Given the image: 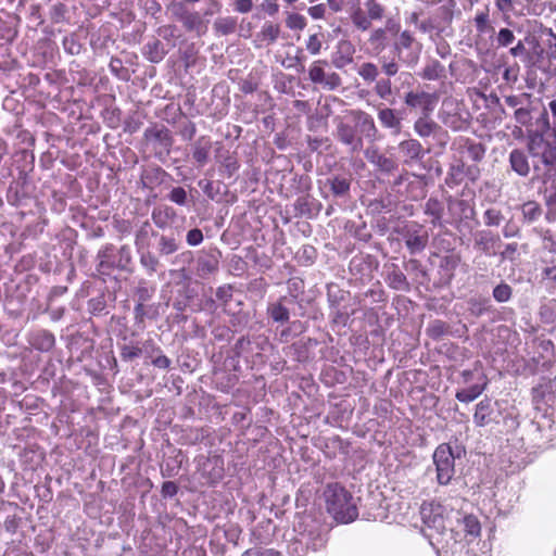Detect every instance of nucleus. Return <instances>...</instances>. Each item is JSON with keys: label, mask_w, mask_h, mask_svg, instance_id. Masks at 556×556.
Segmentation results:
<instances>
[{"label": "nucleus", "mask_w": 556, "mask_h": 556, "mask_svg": "<svg viewBox=\"0 0 556 556\" xmlns=\"http://www.w3.org/2000/svg\"><path fill=\"white\" fill-rule=\"evenodd\" d=\"M336 138L350 148L353 153L363 150L364 140L372 143L378 139V129L374 117L362 110H351L349 119L339 122Z\"/></svg>", "instance_id": "nucleus-5"}, {"label": "nucleus", "mask_w": 556, "mask_h": 556, "mask_svg": "<svg viewBox=\"0 0 556 556\" xmlns=\"http://www.w3.org/2000/svg\"><path fill=\"white\" fill-rule=\"evenodd\" d=\"M328 61L326 60H317L314 61L308 68V79L316 85H321L326 78V67L328 66Z\"/></svg>", "instance_id": "nucleus-44"}, {"label": "nucleus", "mask_w": 556, "mask_h": 556, "mask_svg": "<svg viewBox=\"0 0 556 556\" xmlns=\"http://www.w3.org/2000/svg\"><path fill=\"white\" fill-rule=\"evenodd\" d=\"M497 406V402L484 397L477 405L473 414V422L477 427H484L492 424V412Z\"/></svg>", "instance_id": "nucleus-28"}, {"label": "nucleus", "mask_w": 556, "mask_h": 556, "mask_svg": "<svg viewBox=\"0 0 556 556\" xmlns=\"http://www.w3.org/2000/svg\"><path fill=\"white\" fill-rule=\"evenodd\" d=\"M295 258L301 266H311L317 258V250L311 244H304L296 252Z\"/></svg>", "instance_id": "nucleus-49"}, {"label": "nucleus", "mask_w": 556, "mask_h": 556, "mask_svg": "<svg viewBox=\"0 0 556 556\" xmlns=\"http://www.w3.org/2000/svg\"><path fill=\"white\" fill-rule=\"evenodd\" d=\"M501 244L500 236L491 230H480L476 233L473 247L485 256L497 255V248Z\"/></svg>", "instance_id": "nucleus-21"}, {"label": "nucleus", "mask_w": 556, "mask_h": 556, "mask_svg": "<svg viewBox=\"0 0 556 556\" xmlns=\"http://www.w3.org/2000/svg\"><path fill=\"white\" fill-rule=\"evenodd\" d=\"M307 21L305 16L299 13H288L286 25L291 30H302L306 27Z\"/></svg>", "instance_id": "nucleus-61"}, {"label": "nucleus", "mask_w": 556, "mask_h": 556, "mask_svg": "<svg viewBox=\"0 0 556 556\" xmlns=\"http://www.w3.org/2000/svg\"><path fill=\"white\" fill-rule=\"evenodd\" d=\"M350 298V292L341 289L336 283L327 285V302L329 309L345 307L344 304Z\"/></svg>", "instance_id": "nucleus-32"}, {"label": "nucleus", "mask_w": 556, "mask_h": 556, "mask_svg": "<svg viewBox=\"0 0 556 556\" xmlns=\"http://www.w3.org/2000/svg\"><path fill=\"white\" fill-rule=\"evenodd\" d=\"M521 212L525 220L532 224L542 215V207L536 201H527L522 204Z\"/></svg>", "instance_id": "nucleus-51"}, {"label": "nucleus", "mask_w": 556, "mask_h": 556, "mask_svg": "<svg viewBox=\"0 0 556 556\" xmlns=\"http://www.w3.org/2000/svg\"><path fill=\"white\" fill-rule=\"evenodd\" d=\"M358 75L365 80V81H375L379 75V71L376 64L371 62H365L362 64V66L358 70Z\"/></svg>", "instance_id": "nucleus-60"}, {"label": "nucleus", "mask_w": 556, "mask_h": 556, "mask_svg": "<svg viewBox=\"0 0 556 556\" xmlns=\"http://www.w3.org/2000/svg\"><path fill=\"white\" fill-rule=\"evenodd\" d=\"M323 208L319 200L314 198L311 192L298 195L292 204L294 218L315 219Z\"/></svg>", "instance_id": "nucleus-18"}, {"label": "nucleus", "mask_w": 556, "mask_h": 556, "mask_svg": "<svg viewBox=\"0 0 556 556\" xmlns=\"http://www.w3.org/2000/svg\"><path fill=\"white\" fill-rule=\"evenodd\" d=\"M327 513L337 523L348 525L358 518L353 494L340 483H330L324 491Z\"/></svg>", "instance_id": "nucleus-7"}, {"label": "nucleus", "mask_w": 556, "mask_h": 556, "mask_svg": "<svg viewBox=\"0 0 556 556\" xmlns=\"http://www.w3.org/2000/svg\"><path fill=\"white\" fill-rule=\"evenodd\" d=\"M463 152L475 163H479L484 159L486 146L471 138H465L463 143Z\"/></svg>", "instance_id": "nucleus-35"}, {"label": "nucleus", "mask_w": 556, "mask_h": 556, "mask_svg": "<svg viewBox=\"0 0 556 556\" xmlns=\"http://www.w3.org/2000/svg\"><path fill=\"white\" fill-rule=\"evenodd\" d=\"M509 166L520 177H527L531 167L527 153L521 149H513L508 155Z\"/></svg>", "instance_id": "nucleus-27"}, {"label": "nucleus", "mask_w": 556, "mask_h": 556, "mask_svg": "<svg viewBox=\"0 0 556 556\" xmlns=\"http://www.w3.org/2000/svg\"><path fill=\"white\" fill-rule=\"evenodd\" d=\"M211 334H213L214 337V341L211 339V345H215L216 343H218L219 348L222 344L228 345V343L233 337V331L228 326H215L214 320L211 317Z\"/></svg>", "instance_id": "nucleus-39"}, {"label": "nucleus", "mask_w": 556, "mask_h": 556, "mask_svg": "<svg viewBox=\"0 0 556 556\" xmlns=\"http://www.w3.org/2000/svg\"><path fill=\"white\" fill-rule=\"evenodd\" d=\"M383 279L391 290L397 292L409 293L414 287L403 267L396 263H390L384 266Z\"/></svg>", "instance_id": "nucleus-17"}, {"label": "nucleus", "mask_w": 556, "mask_h": 556, "mask_svg": "<svg viewBox=\"0 0 556 556\" xmlns=\"http://www.w3.org/2000/svg\"><path fill=\"white\" fill-rule=\"evenodd\" d=\"M395 208V201L391 193L382 194L378 198L369 200L367 210L372 216L383 213H391Z\"/></svg>", "instance_id": "nucleus-30"}, {"label": "nucleus", "mask_w": 556, "mask_h": 556, "mask_svg": "<svg viewBox=\"0 0 556 556\" xmlns=\"http://www.w3.org/2000/svg\"><path fill=\"white\" fill-rule=\"evenodd\" d=\"M405 181H407L406 184V191L407 192H414V191H417L416 194H412V199L414 200H417L419 197H422L425 194V188L421 184L420 180H409L408 179V174H401L399 175L397 177L394 178V180L392 181V190L393 191H400L399 187H401Z\"/></svg>", "instance_id": "nucleus-33"}, {"label": "nucleus", "mask_w": 556, "mask_h": 556, "mask_svg": "<svg viewBox=\"0 0 556 556\" xmlns=\"http://www.w3.org/2000/svg\"><path fill=\"white\" fill-rule=\"evenodd\" d=\"M215 136L217 137L214 140L215 164L223 177L231 178L239 169L238 161L233 155V139L239 136V129L227 123L225 127L218 126Z\"/></svg>", "instance_id": "nucleus-8"}, {"label": "nucleus", "mask_w": 556, "mask_h": 556, "mask_svg": "<svg viewBox=\"0 0 556 556\" xmlns=\"http://www.w3.org/2000/svg\"><path fill=\"white\" fill-rule=\"evenodd\" d=\"M444 75V65L435 59L431 60L420 73V76L427 80H438L442 78Z\"/></svg>", "instance_id": "nucleus-43"}, {"label": "nucleus", "mask_w": 556, "mask_h": 556, "mask_svg": "<svg viewBox=\"0 0 556 556\" xmlns=\"http://www.w3.org/2000/svg\"><path fill=\"white\" fill-rule=\"evenodd\" d=\"M463 447L458 444L444 442L439 444L432 454V464L435 471V481L439 485L452 483L456 469L455 462L460 458Z\"/></svg>", "instance_id": "nucleus-9"}, {"label": "nucleus", "mask_w": 556, "mask_h": 556, "mask_svg": "<svg viewBox=\"0 0 556 556\" xmlns=\"http://www.w3.org/2000/svg\"><path fill=\"white\" fill-rule=\"evenodd\" d=\"M288 302L291 308V316L304 318L308 316V306L314 303V298L303 295L290 299Z\"/></svg>", "instance_id": "nucleus-37"}, {"label": "nucleus", "mask_w": 556, "mask_h": 556, "mask_svg": "<svg viewBox=\"0 0 556 556\" xmlns=\"http://www.w3.org/2000/svg\"><path fill=\"white\" fill-rule=\"evenodd\" d=\"M266 315L268 321L278 326H286L290 323L291 308L287 299L279 296L267 303Z\"/></svg>", "instance_id": "nucleus-19"}, {"label": "nucleus", "mask_w": 556, "mask_h": 556, "mask_svg": "<svg viewBox=\"0 0 556 556\" xmlns=\"http://www.w3.org/2000/svg\"><path fill=\"white\" fill-rule=\"evenodd\" d=\"M426 334L433 341H441L450 333V326L442 319H433L426 327Z\"/></svg>", "instance_id": "nucleus-38"}, {"label": "nucleus", "mask_w": 556, "mask_h": 556, "mask_svg": "<svg viewBox=\"0 0 556 556\" xmlns=\"http://www.w3.org/2000/svg\"><path fill=\"white\" fill-rule=\"evenodd\" d=\"M429 230L417 220H403L391 229L389 242L403 245L402 255L421 256L429 244Z\"/></svg>", "instance_id": "nucleus-6"}, {"label": "nucleus", "mask_w": 556, "mask_h": 556, "mask_svg": "<svg viewBox=\"0 0 556 556\" xmlns=\"http://www.w3.org/2000/svg\"><path fill=\"white\" fill-rule=\"evenodd\" d=\"M184 24L188 29L195 30L198 34L206 31V26L197 12H187L184 15Z\"/></svg>", "instance_id": "nucleus-55"}, {"label": "nucleus", "mask_w": 556, "mask_h": 556, "mask_svg": "<svg viewBox=\"0 0 556 556\" xmlns=\"http://www.w3.org/2000/svg\"><path fill=\"white\" fill-rule=\"evenodd\" d=\"M528 152L532 157V182H540L545 205H556V142L530 141Z\"/></svg>", "instance_id": "nucleus-3"}, {"label": "nucleus", "mask_w": 556, "mask_h": 556, "mask_svg": "<svg viewBox=\"0 0 556 556\" xmlns=\"http://www.w3.org/2000/svg\"><path fill=\"white\" fill-rule=\"evenodd\" d=\"M456 7L455 0H448L446 4L439 7L435 10L434 21L439 25L440 30L444 27L450 26L454 18V9Z\"/></svg>", "instance_id": "nucleus-36"}, {"label": "nucleus", "mask_w": 556, "mask_h": 556, "mask_svg": "<svg viewBox=\"0 0 556 556\" xmlns=\"http://www.w3.org/2000/svg\"><path fill=\"white\" fill-rule=\"evenodd\" d=\"M312 189V179L305 174H294L289 181L288 191L290 195H301L309 192Z\"/></svg>", "instance_id": "nucleus-34"}, {"label": "nucleus", "mask_w": 556, "mask_h": 556, "mask_svg": "<svg viewBox=\"0 0 556 556\" xmlns=\"http://www.w3.org/2000/svg\"><path fill=\"white\" fill-rule=\"evenodd\" d=\"M457 206L459 210L460 222L473 220L476 225H479V220L476 218L477 213L472 205H470L466 200H458Z\"/></svg>", "instance_id": "nucleus-57"}, {"label": "nucleus", "mask_w": 556, "mask_h": 556, "mask_svg": "<svg viewBox=\"0 0 556 556\" xmlns=\"http://www.w3.org/2000/svg\"><path fill=\"white\" fill-rule=\"evenodd\" d=\"M55 344L54 336L49 331H40L36 334L33 345L42 352L50 351Z\"/></svg>", "instance_id": "nucleus-52"}, {"label": "nucleus", "mask_w": 556, "mask_h": 556, "mask_svg": "<svg viewBox=\"0 0 556 556\" xmlns=\"http://www.w3.org/2000/svg\"><path fill=\"white\" fill-rule=\"evenodd\" d=\"M318 345L314 338H302L288 346L287 355L298 363H307L312 358V349Z\"/></svg>", "instance_id": "nucleus-23"}, {"label": "nucleus", "mask_w": 556, "mask_h": 556, "mask_svg": "<svg viewBox=\"0 0 556 556\" xmlns=\"http://www.w3.org/2000/svg\"><path fill=\"white\" fill-rule=\"evenodd\" d=\"M368 161L380 172L386 174H390L397 168V164L394 160L378 152H375L370 157H368Z\"/></svg>", "instance_id": "nucleus-42"}, {"label": "nucleus", "mask_w": 556, "mask_h": 556, "mask_svg": "<svg viewBox=\"0 0 556 556\" xmlns=\"http://www.w3.org/2000/svg\"><path fill=\"white\" fill-rule=\"evenodd\" d=\"M163 45L160 40H152L144 45V56L147 60H149L152 63H159L161 62L164 56L165 52L163 50Z\"/></svg>", "instance_id": "nucleus-46"}, {"label": "nucleus", "mask_w": 556, "mask_h": 556, "mask_svg": "<svg viewBox=\"0 0 556 556\" xmlns=\"http://www.w3.org/2000/svg\"><path fill=\"white\" fill-rule=\"evenodd\" d=\"M513 287L505 280H501L492 289V298L496 303H507L513 298Z\"/></svg>", "instance_id": "nucleus-45"}, {"label": "nucleus", "mask_w": 556, "mask_h": 556, "mask_svg": "<svg viewBox=\"0 0 556 556\" xmlns=\"http://www.w3.org/2000/svg\"><path fill=\"white\" fill-rule=\"evenodd\" d=\"M424 525L434 530L440 538L444 553L451 556H470L468 536L476 539L481 533V523L477 516L441 504L422 505L420 509Z\"/></svg>", "instance_id": "nucleus-1"}, {"label": "nucleus", "mask_w": 556, "mask_h": 556, "mask_svg": "<svg viewBox=\"0 0 556 556\" xmlns=\"http://www.w3.org/2000/svg\"><path fill=\"white\" fill-rule=\"evenodd\" d=\"M97 258V269L102 275H110L113 269L131 271L132 255L128 245L116 250L112 244H108L98 252Z\"/></svg>", "instance_id": "nucleus-10"}, {"label": "nucleus", "mask_w": 556, "mask_h": 556, "mask_svg": "<svg viewBox=\"0 0 556 556\" xmlns=\"http://www.w3.org/2000/svg\"><path fill=\"white\" fill-rule=\"evenodd\" d=\"M378 119L384 128L399 132L402 127L403 114L395 109L381 108L378 110Z\"/></svg>", "instance_id": "nucleus-29"}, {"label": "nucleus", "mask_w": 556, "mask_h": 556, "mask_svg": "<svg viewBox=\"0 0 556 556\" xmlns=\"http://www.w3.org/2000/svg\"><path fill=\"white\" fill-rule=\"evenodd\" d=\"M504 216L500 210L490 207L483 213V222L488 227H497L503 222Z\"/></svg>", "instance_id": "nucleus-58"}, {"label": "nucleus", "mask_w": 556, "mask_h": 556, "mask_svg": "<svg viewBox=\"0 0 556 556\" xmlns=\"http://www.w3.org/2000/svg\"><path fill=\"white\" fill-rule=\"evenodd\" d=\"M482 382L472 383L456 391L455 397L462 403H471L477 400L485 390L488 380L483 376Z\"/></svg>", "instance_id": "nucleus-31"}, {"label": "nucleus", "mask_w": 556, "mask_h": 556, "mask_svg": "<svg viewBox=\"0 0 556 556\" xmlns=\"http://www.w3.org/2000/svg\"><path fill=\"white\" fill-rule=\"evenodd\" d=\"M414 130L420 138L431 137L442 148L447 143L448 132L441 125L430 118V115L421 114L414 123Z\"/></svg>", "instance_id": "nucleus-16"}, {"label": "nucleus", "mask_w": 556, "mask_h": 556, "mask_svg": "<svg viewBox=\"0 0 556 556\" xmlns=\"http://www.w3.org/2000/svg\"><path fill=\"white\" fill-rule=\"evenodd\" d=\"M437 258L435 273L431 282L433 289L441 290L451 286L462 263V255L455 250H450L443 254H438Z\"/></svg>", "instance_id": "nucleus-11"}, {"label": "nucleus", "mask_w": 556, "mask_h": 556, "mask_svg": "<svg viewBox=\"0 0 556 556\" xmlns=\"http://www.w3.org/2000/svg\"><path fill=\"white\" fill-rule=\"evenodd\" d=\"M399 152L404 157L405 163L420 161L426 150L422 144L414 138H408L399 143Z\"/></svg>", "instance_id": "nucleus-25"}, {"label": "nucleus", "mask_w": 556, "mask_h": 556, "mask_svg": "<svg viewBox=\"0 0 556 556\" xmlns=\"http://www.w3.org/2000/svg\"><path fill=\"white\" fill-rule=\"evenodd\" d=\"M303 530L299 534L298 542L305 545L306 549L317 552L327 543V529L320 526L316 520L309 519L300 525Z\"/></svg>", "instance_id": "nucleus-13"}, {"label": "nucleus", "mask_w": 556, "mask_h": 556, "mask_svg": "<svg viewBox=\"0 0 556 556\" xmlns=\"http://www.w3.org/2000/svg\"><path fill=\"white\" fill-rule=\"evenodd\" d=\"M224 475V459L219 455L211 456V493L216 491V479H222Z\"/></svg>", "instance_id": "nucleus-54"}, {"label": "nucleus", "mask_w": 556, "mask_h": 556, "mask_svg": "<svg viewBox=\"0 0 556 556\" xmlns=\"http://www.w3.org/2000/svg\"><path fill=\"white\" fill-rule=\"evenodd\" d=\"M63 49L71 55H77L80 53L81 45L78 42L74 34L65 36L62 41Z\"/></svg>", "instance_id": "nucleus-63"}, {"label": "nucleus", "mask_w": 556, "mask_h": 556, "mask_svg": "<svg viewBox=\"0 0 556 556\" xmlns=\"http://www.w3.org/2000/svg\"><path fill=\"white\" fill-rule=\"evenodd\" d=\"M208 156V141L201 139L195 146L193 151V159L200 164L204 165Z\"/></svg>", "instance_id": "nucleus-62"}, {"label": "nucleus", "mask_w": 556, "mask_h": 556, "mask_svg": "<svg viewBox=\"0 0 556 556\" xmlns=\"http://www.w3.org/2000/svg\"><path fill=\"white\" fill-rule=\"evenodd\" d=\"M214 28L216 33L220 35H229L233 33L236 28V21L232 17H220L217 18L214 23Z\"/></svg>", "instance_id": "nucleus-59"}, {"label": "nucleus", "mask_w": 556, "mask_h": 556, "mask_svg": "<svg viewBox=\"0 0 556 556\" xmlns=\"http://www.w3.org/2000/svg\"><path fill=\"white\" fill-rule=\"evenodd\" d=\"M287 294L281 295L282 298L290 300L298 296L305 295V282L300 277H291L286 282Z\"/></svg>", "instance_id": "nucleus-47"}, {"label": "nucleus", "mask_w": 556, "mask_h": 556, "mask_svg": "<svg viewBox=\"0 0 556 556\" xmlns=\"http://www.w3.org/2000/svg\"><path fill=\"white\" fill-rule=\"evenodd\" d=\"M444 203L435 197H430L424 205V214L430 217V225L432 228H444L446 220L444 216Z\"/></svg>", "instance_id": "nucleus-24"}, {"label": "nucleus", "mask_w": 556, "mask_h": 556, "mask_svg": "<svg viewBox=\"0 0 556 556\" xmlns=\"http://www.w3.org/2000/svg\"><path fill=\"white\" fill-rule=\"evenodd\" d=\"M250 345L249 338L241 336L233 346H219V351H213L211 355V387L214 384L217 390L229 393L236 387L240 370V355Z\"/></svg>", "instance_id": "nucleus-4"}, {"label": "nucleus", "mask_w": 556, "mask_h": 556, "mask_svg": "<svg viewBox=\"0 0 556 556\" xmlns=\"http://www.w3.org/2000/svg\"><path fill=\"white\" fill-rule=\"evenodd\" d=\"M403 101L409 109H421V114L430 115L434 109L435 99L426 91H407L404 93Z\"/></svg>", "instance_id": "nucleus-22"}, {"label": "nucleus", "mask_w": 556, "mask_h": 556, "mask_svg": "<svg viewBox=\"0 0 556 556\" xmlns=\"http://www.w3.org/2000/svg\"><path fill=\"white\" fill-rule=\"evenodd\" d=\"M280 35V26L279 24H274L271 22L264 23L261 31L257 34V37L266 41L268 45H273L276 42Z\"/></svg>", "instance_id": "nucleus-50"}, {"label": "nucleus", "mask_w": 556, "mask_h": 556, "mask_svg": "<svg viewBox=\"0 0 556 556\" xmlns=\"http://www.w3.org/2000/svg\"><path fill=\"white\" fill-rule=\"evenodd\" d=\"M236 285L233 283H225L216 289L215 300L211 296V316L218 307H220L225 314L232 313L235 303L237 302L233 300Z\"/></svg>", "instance_id": "nucleus-20"}, {"label": "nucleus", "mask_w": 556, "mask_h": 556, "mask_svg": "<svg viewBox=\"0 0 556 556\" xmlns=\"http://www.w3.org/2000/svg\"><path fill=\"white\" fill-rule=\"evenodd\" d=\"M401 258V266L413 285L428 287L431 283L429 269L419 256L402 255Z\"/></svg>", "instance_id": "nucleus-15"}, {"label": "nucleus", "mask_w": 556, "mask_h": 556, "mask_svg": "<svg viewBox=\"0 0 556 556\" xmlns=\"http://www.w3.org/2000/svg\"><path fill=\"white\" fill-rule=\"evenodd\" d=\"M240 306L241 301H238L235 303L232 313H226L230 316V323L235 328V330H232L233 332L241 330L248 324V315L241 311Z\"/></svg>", "instance_id": "nucleus-53"}, {"label": "nucleus", "mask_w": 556, "mask_h": 556, "mask_svg": "<svg viewBox=\"0 0 556 556\" xmlns=\"http://www.w3.org/2000/svg\"><path fill=\"white\" fill-rule=\"evenodd\" d=\"M355 48L348 40H340L337 51L332 53L331 62L336 68L342 70L353 62Z\"/></svg>", "instance_id": "nucleus-26"}, {"label": "nucleus", "mask_w": 556, "mask_h": 556, "mask_svg": "<svg viewBox=\"0 0 556 556\" xmlns=\"http://www.w3.org/2000/svg\"><path fill=\"white\" fill-rule=\"evenodd\" d=\"M233 508L235 501L230 492L211 493V554H224L225 543L237 544L240 530L229 520Z\"/></svg>", "instance_id": "nucleus-2"}, {"label": "nucleus", "mask_w": 556, "mask_h": 556, "mask_svg": "<svg viewBox=\"0 0 556 556\" xmlns=\"http://www.w3.org/2000/svg\"><path fill=\"white\" fill-rule=\"evenodd\" d=\"M241 556H283L281 552L274 548L253 547L247 549Z\"/></svg>", "instance_id": "nucleus-64"}, {"label": "nucleus", "mask_w": 556, "mask_h": 556, "mask_svg": "<svg viewBox=\"0 0 556 556\" xmlns=\"http://www.w3.org/2000/svg\"><path fill=\"white\" fill-rule=\"evenodd\" d=\"M473 23H475L477 31L480 34H486L490 31H494V28L490 24L488 10L478 11L473 17Z\"/></svg>", "instance_id": "nucleus-56"}, {"label": "nucleus", "mask_w": 556, "mask_h": 556, "mask_svg": "<svg viewBox=\"0 0 556 556\" xmlns=\"http://www.w3.org/2000/svg\"><path fill=\"white\" fill-rule=\"evenodd\" d=\"M352 313L349 312L348 306L329 309V319L332 329H341L349 326Z\"/></svg>", "instance_id": "nucleus-40"}, {"label": "nucleus", "mask_w": 556, "mask_h": 556, "mask_svg": "<svg viewBox=\"0 0 556 556\" xmlns=\"http://www.w3.org/2000/svg\"><path fill=\"white\" fill-rule=\"evenodd\" d=\"M352 180L351 174L340 173L329 175L324 181L319 180V184H323V198L346 202L351 198Z\"/></svg>", "instance_id": "nucleus-12"}, {"label": "nucleus", "mask_w": 556, "mask_h": 556, "mask_svg": "<svg viewBox=\"0 0 556 556\" xmlns=\"http://www.w3.org/2000/svg\"><path fill=\"white\" fill-rule=\"evenodd\" d=\"M539 318L544 325H552L556 323V300L547 303H542L539 307Z\"/></svg>", "instance_id": "nucleus-48"}, {"label": "nucleus", "mask_w": 556, "mask_h": 556, "mask_svg": "<svg viewBox=\"0 0 556 556\" xmlns=\"http://www.w3.org/2000/svg\"><path fill=\"white\" fill-rule=\"evenodd\" d=\"M380 262L374 254L359 252L352 256L349 262V273L361 280H371L375 271L378 270Z\"/></svg>", "instance_id": "nucleus-14"}, {"label": "nucleus", "mask_w": 556, "mask_h": 556, "mask_svg": "<svg viewBox=\"0 0 556 556\" xmlns=\"http://www.w3.org/2000/svg\"><path fill=\"white\" fill-rule=\"evenodd\" d=\"M228 416L235 418L237 416V412L233 410V407L228 404H219L213 402L211 399V422H222L227 419Z\"/></svg>", "instance_id": "nucleus-41"}]
</instances>
